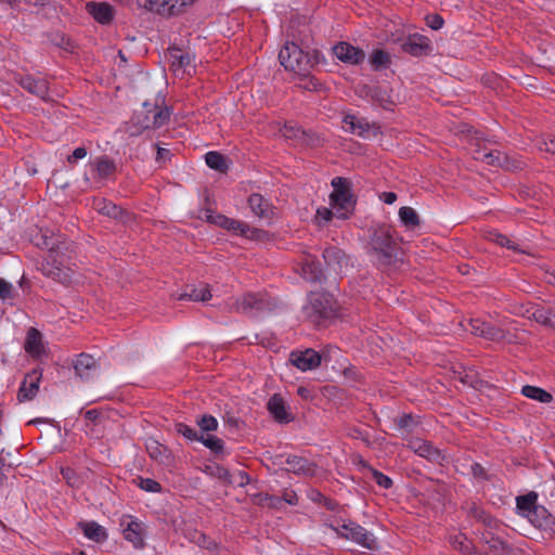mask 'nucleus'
<instances>
[{
	"mask_svg": "<svg viewBox=\"0 0 555 555\" xmlns=\"http://www.w3.org/2000/svg\"><path fill=\"white\" fill-rule=\"evenodd\" d=\"M35 245L48 250L41 264L42 273L63 285H69L74 280V270L69 266L74 253L73 243L47 230L36 236Z\"/></svg>",
	"mask_w": 555,
	"mask_h": 555,
	"instance_id": "f257e3e1",
	"label": "nucleus"
},
{
	"mask_svg": "<svg viewBox=\"0 0 555 555\" xmlns=\"http://www.w3.org/2000/svg\"><path fill=\"white\" fill-rule=\"evenodd\" d=\"M369 245V253L378 267L388 268L398 262L399 246L393 240V231L390 227L373 229Z\"/></svg>",
	"mask_w": 555,
	"mask_h": 555,
	"instance_id": "f03ea898",
	"label": "nucleus"
},
{
	"mask_svg": "<svg viewBox=\"0 0 555 555\" xmlns=\"http://www.w3.org/2000/svg\"><path fill=\"white\" fill-rule=\"evenodd\" d=\"M170 118V111L168 107H159L152 105L147 102L143 103L140 111H137L132 116L126 132L130 137H137L146 129L160 128L168 122Z\"/></svg>",
	"mask_w": 555,
	"mask_h": 555,
	"instance_id": "7ed1b4c3",
	"label": "nucleus"
},
{
	"mask_svg": "<svg viewBox=\"0 0 555 555\" xmlns=\"http://www.w3.org/2000/svg\"><path fill=\"white\" fill-rule=\"evenodd\" d=\"M279 60L286 70L294 72L300 76H306L312 67V60L309 54L305 53L294 42H287L281 49Z\"/></svg>",
	"mask_w": 555,
	"mask_h": 555,
	"instance_id": "20e7f679",
	"label": "nucleus"
},
{
	"mask_svg": "<svg viewBox=\"0 0 555 555\" xmlns=\"http://www.w3.org/2000/svg\"><path fill=\"white\" fill-rule=\"evenodd\" d=\"M473 515L477 519L481 520L489 529L485 535L486 543L489 545V551L493 555H511L512 547L502 540L500 535H495L493 531H498L504 526L498 520L486 515V513L477 507L473 508Z\"/></svg>",
	"mask_w": 555,
	"mask_h": 555,
	"instance_id": "39448f33",
	"label": "nucleus"
},
{
	"mask_svg": "<svg viewBox=\"0 0 555 555\" xmlns=\"http://www.w3.org/2000/svg\"><path fill=\"white\" fill-rule=\"evenodd\" d=\"M333 529L338 535L347 540H351L363 547L370 550L376 547V539L374 534L353 521L344 522L343 525L333 527Z\"/></svg>",
	"mask_w": 555,
	"mask_h": 555,
	"instance_id": "423d86ee",
	"label": "nucleus"
},
{
	"mask_svg": "<svg viewBox=\"0 0 555 555\" xmlns=\"http://www.w3.org/2000/svg\"><path fill=\"white\" fill-rule=\"evenodd\" d=\"M269 308L267 298L261 294L247 293L235 299L230 307V311L243 313L246 315H255Z\"/></svg>",
	"mask_w": 555,
	"mask_h": 555,
	"instance_id": "0eeeda50",
	"label": "nucleus"
},
{
	"mask_svg": "<svg viewBox=\"0 0 555 555\" xmlns=\"http://www.w3.org/2000/svg\"><path fill=\"white\" fill-rule=\"evenodd\" d=\"M332 186L331 204L344 211L352 208L354 201L351 194L350 182L346 178L336 177L332 180Z\"/></svg>",
	"mask_w": 555,
	"mask_h": 555,
	"instance_id": "6e6552de",
	"label": "nucleus"
},
{
	"mask_svg": "<svg viewBox=\"0 0 555 555\" xmlns=\"http://www.w3.org/2000/svg\"><path fill=\"white\" fill-rule=\"evenodd\" d=\"M323 259L326 269L334 274H344L348 271L352 263L350 257L337 246H328L323 250Z\"/></svg>",
	"mask_w": 555,
	"mask_h": 555,
	"instance_id": "1a4fd4ad",
	"label": "nucleus"
},
{
	"mask_svg": "<svg viewBox=\"0 0 555 555\" xmlns=\"http://www.w3.org/2000/svg\"><path fill=\"white\" fill-rule=\"evenodd\" d=\"M194 0H138L140 7L163 15H178Z\"/></svg>",
	"mask_w": 555,
	"mask_h": 555,
	"instance_id": "9d476101",
	"label": "nucleus"
},
{
	"mask_svg": "<svg viewBox=\"0 0 555 555\" xmlns=\"http://www.w3.org/2000/svg\"><path fill=\"white\" fill-rule=\"evenodd\" d=\"M464 328L475 336L482 337L491 341H501L506 339V332L491 323L483 322L479 319H470Z\"/></svg>",
	"mask_w": 555,
	"mask_h": 555,
	"instance_id": "9b49d317",
	"label": "nucleus"
},
{
	"mask_svg": "<svg viewBox=\"0 0 555 555\" xmlns=\"http://www.w3.org/2000/svg\"><path fill=\"white\" fill-rule=\"evenodd\" d=\"M120 526L124 528V538L137 548L144 546V538L146 534V526L139 519L125 515L120 520Z\"/></svg>",
	"mask_w": 555,
	"mask_h": 555,
	"instance_id": "f8f14e48",
	"label": "nucleus"
},
{
	"mask_svg": "<svg viewBox=\"0 0 555 555\" xmlns=\"http://www.w3.org/2000/svg\"><path fill=\"white\" fill-rule=\"evenodd\" d=\"M206 219L208 222L219 225L223 229L231 230L235 233H240L242 236H249L258 233L254 228L240 220L228 218L220 214H212L207 211Z\"/></svg>",
	"mask_w": 555,
	"mask_h": 555,
	"instance_id": "ddd939ff",
	"label": "nucleus"
},
{
	"mask_svg": "<svg viewBox=\"0 0 555 555\" xmlns=\"http://www.w3.org/2000/svg\"><path fill=\"white\" fill-rule=\"evenodd\" d=\"M280 132L286 140H292L296 144L315 146L320 143V138L317 134L307 132L292 122L285 124Z\"/></svg>",
	"mask_w": 555,
	"mask_h": 555,
	"instance_id": "4468645a",
	"label": "nucleus"
},
{
	"mask_svg": "<svg viewBox=\"0 0 555 555\" xmlns=\"http://www.w3.org/2000/svg\"><path fill=\"white\" fill-rule=\"evenodd\" d=\"M14 81L29 93L48 101L49 100V85L42 78H35L30 75H15Z\"/></svg>",
	"mask_w": 555,
	"mask_h": 555,
	"instance_id": "2eb2a0df",
	"label": "nucleus"
},
{
	"mask_svg": "<svg viewBox=\"0 0 555 555\" xmlns=\"http://www.w3.org/2000/svg\"><path fill=\"white\" fill-rule=\"evenodd\" d=\"M358 93L360 96L369 99L382 106L383 108H389L393 105V101L391 100L389 91L377 85H363L358 89Z\"/></svg>",
	"mask_w": 555,
	"mask_h": 555,
	"instance_id": "dca6fc26",
	"label": "nucleus"
},
{
	"mask_svg": "<svg viewBox=\"0 0 555 555\" xmlns=\"http://www.w3.org/2000/svg\"><path fill=\"white\" fill-rule=\"evenodd\" d=\"M333 53L339 61L350 65H359L365 60V52L348 42L335 44Z\"/></svg>",
	"mask_w": 555,
	"mask_h": 555,
	"instance_id": "f3484780",
	"label": "nucleus"
},
{
	"mask_svg": "<svg viewBox=\"0 0 555 555\" xmlns=\"http://www.w3.org/2000/svg\"><path fill=\"white\" fill-rule=\"evenodd\" d=\"M322 356L313 349L293 351L289 361L301 371L317 369L321 364Z\"/></svg>",
	"mask_w": 555,
	"mask_h": 555,
	"instance_id": "a211bd4d",
	"label": "nucleus"
},
{
	"mask_svg": "<svg viewBox=\"0 0 555 555\" xmlns=\"http://www.w3.org/2000/svg\"><path fill=\"white\" fill-rule=\"evenodd\" d=\"M93 208L99 214L119 220L124 223H127L132 218L130 212L124 210L121 207L107 201L106 198H95L93 201Z\"/></svg>",
	"mask_w": 555,
	"mask_h": 555,
	"instance_id": "6ab92c4d",
	"label": "nucleus"
},
{
	"mask_svg": "<svg viewBox=\"0 0 555 555\" xmlns=\"http://www.w3.org/2000/svg\"><path fill=\"white\" fill-rule=\"evenodd\" d=\"M411 449L417 455L425 457L434 463H440L443 460L441 452L435 448L429 441L421 438H412L408 443Z\"/></svg>",
	"mask_w": 555,
	"mask_h": 555,
	"instance_id": "aec40b11",
	"label": "nucleus"
},
{
	"mask_svg": "<svg viewBox=\"0 0 555 555\" xmlns=\"http://www.w3.org/2000/svg\"><path fill=\"white\" fill-rule=\"evenodd\" d=\"M475 158L480 159L488 165L502 167L507 170L519 168V165L516 160L511 159L506 154L501 153L500 151H492L488 153H481L480 151H477Z\"/></svg>",
	"mask_w": 555,
	"mask_h": 555,
	"instance_id": "412c9836",
	"label": "nucleus"
},
{
	"mask_svg": "<svg viewBox=\"0 0 555 555\" xmlns=\"http://www.w3.org/2000/svg\"><path fill=\"white\" fill-rule=\"evenodd\" d=\"M310 309L320 318L327 319L334 314L335 308L331 296L314 293L310 296Z\"/></svg>",
	"mask_w": 555,
	"mask_h": 555,
	"instance_id": "4be33fe9",
	"label": "nucleus"
},
{
	"mask_svg": "<svg viewBox=\"0 0 555 555\" xmlns=\"http://www.w3.org/2000/svg\"><path fill=\"white\" fill-rule=\"evenodd\" d=\"M99 369V362L91 354L80 353L74 362V370L77 376L83 380L93 377Z\"/></svg>",
	"mask_w": 555,
	"mask_h": 555,
	"instance_id": "5701e85b",
	"label": "nucleus"
},
{
	"mask_svg": "<svg viewBox=\"0 0 555 555\" xmlns=\"http://www.w3.org/2000/svg\"><path fill=\"white\" fill-rule=\"evenodd\" d=\"M267 409L278 423L286 424L294 420L280 393H274L269 399Z\"/></svg>",
	"mask_w": 555,
	"mask_h": 555,
	"instance_id": "b1692460",
	"label": "nucleus"
},
{
	"mask_svg": "<svg viewBox=\"0 0 555 555\" xmlns=\"http://www.w3.org/2000/svg\"><path fill=\"white\" fill-rule=\"evenodd\" d=\"M248 205L253 214L259 218L271 220L275 215V208L261 194H251L248 198Z\"/></svg>",
	"mask_w": 555,
	"mask_h": 555,
	"instance_id": "393cba45",
	"label": "nucleus"
},
{
	"mask_svg": "<svg viewBox=\"0 0 555 555\" xmlns=\"http://www.w3.org/2000/svg\"><path fill=\"white\" fill-rule=\"evenodd\" d=\"M402 50L413 56L428 55L431 52L429 40L426 37L413 35L401 46Z\"/></svg>",
	"mask_w": 555,
	"mask_h": 555,
	"instance_id": "a878e982",
	"label": "nucleus"
},
{
	"mask_svg": "<svg viewBox=\"0 0 555 555\" xmlns=\"http://www.w3.org/2000/svg\"><path fill=\"white\" fill-rule=\"evenodd\" d=\"M87 12L100 24L107 25L113 18L115 11L112 5L106 2H88L86 4Z\"/></svg>",
	"mask_w": 555,
	"mask_h": 555,
	"instance_id": "bb28decb",
	"label": "nucleus"
},
{
	"mask_svg": "<svg viewBox=\"0 0 555 555\" xmlns=\"http://www.w3.org/2000/svg\"><path fill=\"white\" fill-rule=\"evenodd\" d=\"M286 465L285 468L287 472L302 475L307 477H311L315 474V465L311 462H309L307 459L297 456V455H289L286 459Z\"/></svg>",
	"mask_w": 555,
	"mask_h": 555,
	"instance_id": "cd10ccee",
	"label": "nucleus"
},
{
	"mask_svg": "<svg viewBox=\"0 0 555 555\" xmlns=\"http://www.w3.org/2000/svg\"><path fill=\"white\" fill-rule=\"evenodd\" d=\"M527 518L534 527L543 530H551L555 524L554 517L542 505L530 511Z\"/></svg>",
	"mask_w": 555,
	"mask_h": 555,
	"instance_id": "c85d7f7f",
	"label": "nucleus"
},
{
	"mask_svg": "<svg viewBox=\"0 0 555 555\" xmlns=\"http://www.w3.org/2000/svg\"><path fill=\"white\" fill-rule=\"evenodd\" d=\"M301 275L309 282H321L324 279L323 270L315 262V257L306 254L301 263Z\"/></svg>",
	"mask_w": 555,
	"mask_h": 555,
	"instance_id": "c756f323",
	"label": "nucleus"
},
{
	"mask_svg": "<svg viewBox=\"0 0 555 555\" xmlns=\"http://www.w3.org/2000/svg\"><path fill=\"white\" fill-rule=\"evenodd\" d=\"M171 67L175 73L190 74L193 69L192 57L189 53H184L178 48H172L169 52Z\"/></svg>",
	"mask_w": 555,
	"mask_h": 555,
	"instance_id": "7c9ffc66",
	"label": "nucleus"
},
{
	"mask_svg": "<svg viewBox=\"0 0 555 555\" xmlns=\"http://www.w3.org/2000/svg\"><path fill=\"white\" fill-rule=\"evenodd\" d=\"M210 298V286L206 283H201L198 286L188 285L186 291L178 296L179 300L190 299L193 301H207Z\"/></svg>",
	"mask_w": 555,
	"mask_h": 555,
	"instance_id": "2f4dec72",
	"label": "nucleus"
},
{
	"mask_svg": "<svg viewBox=\"0 0 555 555\" xmlns=\"http://www.w3.org/2000/svg\"><path fill=\"white\" fill-rule=\"evenodd\" d=\"M370 124L364 118L354 115H347L343 119V128L353 134L363 137L370 130Z\"/></svg>",
	"mask_w": 555,
	"mask_h": 555,
	"instance_id": "473e14b6",
	"label": "nucleus"
},
{
	"mask_svg": "<svg viewBox=\"0 0 555 555\" xmlns=\"http://www.w3.org/2000/svg\"><path fill=\"white\" fill-rule=\"evenodd\" d=\"M85 535L98 543H102L107 539L106 530L95 521L80 522Z\"/></svg>",
	"mask_w": 555,
	"mask_h": 555,
	"instance_id": "72a5a7b5",
	"label": "nucleus"
},
{
	"mask_svg": "<svg viewBox=\"0 0 555 555\" xmlns=\"http://www.w3.org/2000/svg\"><path fill=\"white\" fill-rule=\"evenodd\" d=\"M94 170L100 179H107L117 169L116 163L107 156H101L94 160Z\"/></svg>",
	"mask_w": 555,
	"mask_h": 555,
	"instance_id": "f704fd0d",
	"label": "nucleus"
},
{
	"mask_svg": "<svg viewBox=\"0 0 555 555\" xmlns=\"http://www.w3.org/2000/svg\"><path fill=\"white\" fill-rule=\"evenodd\" d=\"M27 378L30 379L29 385L26 386L27 380L25 379L18 390L17 398L20 401L31 400L38 391L40 377L37 376L36 372L28 375Z\"/></svg>",
	"mask_w": 555,
	"mask_h": 555,
	"instance_id": "c9c22d12",
	"label": "nucleus"
},
{
	"mask_svg": "<svg viewBox=\"0 0 555 555\" xmlns=\"http://www.w3.org/2000/svg\"><path fill=\"white\" fill-rule=\"evenodd\" d=\"M25 350L33 356H40L43 352L41 334L36 328H30L27 334Z\"/></svg>",
	"mask_w": 555,
	"mask_h": 555,
	"instance_id": "e433bc0d",
	"label": "nucleus"
},
{
	"mask_svg": "<svg viewBox=\"0 0 555 555\" xmlns=\"http://www.w3.org/2000/svg\"><path fill=\"white\" fill-rule=\"evenodd\" d=\"M146 450L150 456L159 463H167L170 460V452L168 448L156 440L149 441L146 443Z\"/></svg>",
	"mask_w": 555,
	"mask_h": 555,
	"instance_id": "4c0bfd02",
	"label": "nucleus"
},
{
	"mask_svg": "<svg viewBox=\"0 0 555 555\" xmlns=\"http://www.w3.org/2000/svg\"><path fill=\"white\" fill-rule=\"evenodd\" d=\"M521 393L542 403H548L553 400V396L548 391L537 386L526 385L522 387Z\"/></svg>",
	"mask_w": 555,
	"mask_h": 555,
	"instance_id": "58836bf2",
	"label": "nucleus"
},
{
	"mask_svg": "<svg viewBox=\"0 0 555 555\" xmlns=\"http://www.w3.org/2000/svg\"><path fill=\"white\" fill-rule=\"evenodd\" d=\"M538 494L535 492H529L525 495H520L516 499L517 509L519 513L527 518L530 511H533L538 506L537 504Z\"/></svg>",
	"mask_w": 555,
	"mask_h": 555,
	"instance_id": "ea45409f",
	"label": "nucleus"
},
{
	"mask_svg": "<svg viewBox=\"0 0 555 555\" xmlns=\"http://www.w3.org/2000/svg\"><path fill=\"white\" fill-rule=\"evenodd\" d=\"M205 160L209 168L220 172H225L229 168L227 157L219 152H208L205 155Z\"/></svg>",
	"mask_w": 555,
	"mask_h": 555,
	"instance_id": "a19ab883",
	"label": "nucleus"
},
{
	"mask_svg": "<svg viewBox=\"0 0 555 555\" xmlns=\"http://www.w3.org/2000/svg\"><path fill=\"white\" fill-rule=\"evenodd\" d=\"M399 218L401 222L410 229H414L420 224V217L416 210L412 207H401L399 209Z\"/></svg>",
	"mask_w": 555,
	"mask_h": 555,
	"instance_id": "79ce46f5",
	"label": "nucleus"
},
{
	"mask_svg": "<svg viewBox=\"0 0 555 555\" xmlns=\"http://www.w3.org/2000/svg\"><path fill=\"white\" fill-rule=\"evenodd\" d=\"M370 62L376 70L386 68L390 64V55L386 51L377 49L373 51Z\"/></svg>",
	"mask_w": 555,
	"mask_h": 555,
	"instance_id": "37998d69",
	"label": "nucleus"
},
{
	"mask_svg": "<svg viewBox=\"0 0 555 555\" xmlns=\"http://www.w3.org/2000/svg\"><path fill=\"white\" fill-rule=\"evenodd\" d=\"M450 542L455 550H459L464 555H469L472 552V543L463 534H456L450 538Z\"/></svg>",
	"mask_w": 555,
	"mask_h": 555,
	"instance_id": "c03bdc74",
	"label": "nucleus"
},
{
	"mask_svg": "<svg viewBox=\"0 0 555 555\" xmlns=\"http://www.w3.org/2000/svg\"><path fill=\"white\" fill-rule=\"evenodd\" d=\"M205 447L218 453L223 450V441L216 436L208 435L207 437L201 436L199 440Z\"/></svg>",
	"mask_w": 555,
	"mask_h": 555,
	"instance_id": "a18cd8bd",
	"label": "nucleus"
},
{
	"mask_svg": "<svg viewBox=\"0 0 555 555\" xmlns=\"http://www.w3.org/2000/svg\"><path fill=\"white\" fill-rule=\"evenodd\" d=\"M487 237L489 241L494 242L500 246H505L508 249L518 250L516 244L501 233L490 232Z\"/></svg>",
	"mask_w": 555,
	"mask_h": 555,
	"instance_id": "49530a36",
	"label": "nucleus"
},
{
	"mask_svg": "<svg viewBox=\"0 0 555 555\" xmlns=\"http://www.w3.org/2000/svg\"><path fill=\"white\" fill-rule=\"evenodd\" d=\"M371 476H372V479L382 488L384 489H389L391 486H392V480L384 475L383 473L372 468V467H367Z\"/></svg>",
	"mask_w": 555,
	"mask_h": 555,
	"instance_id": "de8ad7c7",
	"label": "nucleus"
},
{
	"mask_svg": "<svg viewBox=\"0 0 555 555\" xmlns=\"http://www.w3.org/2000/svg\"><path fill=\"white\" fill-rule=\"evenodd\" d=\"M197 425L202 431H215L218 428V421L211 415H203L197 421Z\"/></svg>",
	"mask_w": 555,
	"mask_h": 555,
	"instance_id": "09e8293b",
	"label": "nucleus"
},
{
	"mask_svg": "<svg viewBox=\"0 0 555 555\" xmlns=\"http://www.w3.org/2000/svg\"><path fill=\"white\" fill-rule=\"evenodd\" d=\"M176 430L191 441L199 440L201 436H198L197 431L183 423L176 424Z\"/></svg>",
	"mask_w": 555,
	"mask_h": 555,
	"instance_id": "8fccbe9b",
	"label": "nucleus"
},
{
	"mask_svg": "<svg viewBox=\"0 0 555 555\" xmlns=\"http://www.w3.org/2000/svg\"><path fill=\"white\" fill-rule=\"evenodd\" d=\"M529 319L547 327V308L537 306V308L530 313Z\"/></svg>",
	"mask_w": 555,
	"mask_h": 555,
	"instance_id": "3c124183",
	"label": "nucleus"
},
{
	"mask_svg": "<svg viewBox=\"0 0 555 555\" xmlns=\"http://www.w3.org/2000/svg\"><path fill=\"white\" fill-rule=\"evenodd\" d=\"M139 486L147 492H159L162 489L159 482L151 478H141Z\"/></svg>",
	"mask_w": 555,
	"mask_h": 555,
	"instance_id": "603ef678",
	"label": "nucleus"
},
{
	"mask_svg": "<svg viewBox=\"0 0 555 555\" xmlns=\"http://www.w3.org/2000/svg\"><path fill=\"white\" fill-rule=\"evenodd\" d=\"M426 24L434 30H438L443 26V18L439 14H428L425 17Z\"/></svg>",
	"mask_w": 555,
	"mask_h": 555,
	"instance_id": "864d4df0",
	"label": "nucleus"
},
{
	"mask_svg": "<svg viewBox=\"0 0 555 555\" xmlns=\"http://www.w3.org/2000/svg\"><path fill=\"white\" fill-rule=\"evenodd\" d=\"M210 468L212 469L211 474L214 476L218 477L219 479L225 480L229 483L233 482V480L231 479V474L225 467L216 465L215 467Z\"/></svg>",
	"mask_w": 555,
	"mask_h": 555,
	"instance_id": "5fc2aeb1",
	"label": "nucleus"
},
{
	"mask_svg": "<svg viewBox=\"0 0 555 555\" xmlns=\"http://www.w3.org/2000/svg\"><path fill=\"white\" fill-rule=\"evenodd\" d=\"M13 297V286L11 283L0 279V298L5 300Z\"/></svg>",
	"mask_w": 555,
	"mask_h": 555,
	"instance_id": "6e6d98bb",
	"label": "nucleus"
},
{
	"mask_svg": "<svg viewBox=\"0 0 555 555\" xmlns=\"http://www.w3.org/2000/svg\"><path fill=\"white\" fill-rule=\"evenodd\" d=\"M413 424H414V420H413L412 415H410V414H404L401 417H399L397 421V425L401 429L411 430Z\"/></svg>",
	"mask_w": 555,
	"mask_h": 555,
	"instance_id": "4d7b16f0",
	"label": "nucleus"
},
{
	"mask_svg": "<svg viewBox=\"0 0 555 555\" xmlns=\"http://www.w3.org/2000/svg\"><path fill=\"white\" fill-rule=\"evenodd\" d=\"M333 216H334V212L331 209H328V208H320V209L317 210L315 218H317L319 224H321L322 221L323 222L330 221L333 218Z\"/></svg>",
	"mask_w": 555,
	"mask_h": 555,
	"instance_id": "13d9d810",
	"label": "nucleus"
},
{
	"mask_svg": "<svg viewBox=\"0 0 555 555\" xmlns=\"http://www.w3.org/2000/svg\"><path fill=\"white\" fill-rule=\"evenodd\" d=\"M87 156V150L85 147H77L74 152L67 156V162L73 164L78 159H82Z\"/></svg>",
	"mask_w": 555,
	"mask_h": 555,
	"instance_id": "bf43d9fd",
	"label": "nucleus"
},
{
	"mask_svg": "<svg viewBox=\"0 0 555 555\" xmlns=\"http://www.w3.org/2000/svg\"><path fill=\"white\" fill-rule=\"evenodd\" d=\"M347 435L354 439H362L364 441H367L369 436L366 433H363L361 429L357 427H349L347 430Z\"/></svg>",
	"mask_w": 555,
	"mask_h": 555,
	"instance_id": "052dcab7",
	"label": "nucleus"
},
{
	"mask_svg": "<svg viewBox=\"0 0 555 555\" xmlns=\"http://www.w3.org/2000/svg\"><path fill=\"white\" fill-rule=\"evenodd\" d=\"M100 417L101 412L96 409L88 410L87 412H85V418L92 424H96Z\"/></svg>",
	"mask_w": 555,
	"mask_h": 555,
	"instance_id": "680f3d73",
	"label": "nucleus"
},
{
	"mask_svg": "<svg viewBox=\"0 0 555 555\" xmlns=\"http://www.w3.org/2000/svg\"><path fill=\"white\" fill-rule=\"evenodd\" d=\"M283 500L291 505H296L298 503L297 494L294 491L285 492Z\"/></svg>",
	"mask_w": 555,
	"mask_h": 555,
	"instance_id": "e2e57ef3",
	"label": "nucleus"
},
{
	"mask_svg": "<svg viewBox=\"0 0 555 555\" xmlns=\"http://www.w3.org/2000/svg\"><path fill=\"white\" fill-rule=\"evenodd\" d=\"M235 482H237V485L240 487H244L245 485H247L249 482V476L247 473L245 472H238V474L236 475V480Z\"/></svg>",
	"mask_w": 555,
	"mask_h": 555,
	"instance_id": "0e129e2a",
	"label": "nucleus"
},
{
	"mask_svg": "<svg viewBox=\"0 0 555 555\" xmlns=\"http://www.w3.org/2000/svg\"><path fill=\"white\" fill-rule=\"evenodd\" d=\"M537 306L530 305V306H521L518 310H515V313L520 314L522 317H526L529 319L530 313L533 309H535Z\"/></svg>",
	"mask_w": 555,
	"mask_h": 555,
	"instance_id": "69168bd1",
	"label": "nucleus"
},
{
	"mask_svg": "<svg viewBox=\"0 0 555 555\" xmlns=\"http://www.w3.org/2000/svg\"><path fill=\"white\" fill-rule=\"evenodd\" d=\"M544 150L548 153L555 154V138H550L548 140L543 142ZM543 150V147H540Z\"/></svg>",
	"mask_w": 555,
	"mask_h": 555,
	"instance_id": "338daca9",
	"label": "nucleus"
},
{
	"mask_svg": "<svg viewBox=\"0 0 555 555\" xmlns=\"http://www.w3.org/2000/svg\"><path fill=\"white\" fill-rule=\"evenodd\" d=\"M547 327L555 330V307L547 308Z\"/></svg>",
	"mask_w": 555,
	"mask_h": 555,
	"instance_id": "774afa93",
	"label": "nucleus"
}]
</instances>
